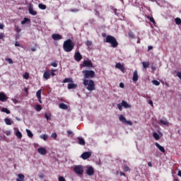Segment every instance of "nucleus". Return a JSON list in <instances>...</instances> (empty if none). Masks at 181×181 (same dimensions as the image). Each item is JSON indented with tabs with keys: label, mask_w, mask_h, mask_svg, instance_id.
<instances>
[{
	"label": "nucleus",
	"mask_w": 181,
	"mask_h": 181,
	"mask_svg": "<svg viewBox=\"0 0 181 181\" xmlns=\"http://www.w3.org/2000/svg\"><path fill=\"white\" fill-rule=\"evenodd\" d=\"M74 42H73L71 39H68L64 42L63 49L66 53H70V52H71L73 49H74Z\"/></svg>",
	"instance_id": "1"
},
{
	"label": "nucleus",
	"mask_w": 181,
	"mask_h": 181,
	"mask_svg": "<svg viewBox=\"0 0 181 181\" xmlns=\"http://www.w3.org/2000/svg\"><path fill=\"white\" fill-rule=\"evenodd\" d=\"M83 84L88 91H94L95 90V83L93 80L83 79Z\"/></svg>",
	"instance_id": "2"
},
{
	"label": "nucleus",
	"mask_w": 181,
	"mask_h": 181,
	"mask_svg": "<svg viewBox=\"0 0 181 181\" xmlns=\"http://www.w3.org/2000/svg\"><path fill=\"white\" fill-rule=\"evenodd\" d=\"M105 42L110 43V45H111V47H118V41H117V39L114 36L107 35L106 37Z\"/></svg>",
	"instance_id": "3"
},
{
	"label": "nucleus",
	"mask_w": 181,
	"mask_h": 181,
	"mask_svg": "<svg viewBox=\"0 0 181 181\" xmlns=\"http://www.w3.org/2000/svg\"><path fill=\"white\" fill-rule=\"evenodd\" d=\"M82 74H83V80H87V78H94V77H95V72L93 70H83L82 71Z\"/></svg>",
	"instance_id": "4"
},
{
	"label": "nucleus",
	"mask_w": 181,
	"mask_h": 181,
	"mask_svg": "<svg viewBox=\"0 0 181 181\" xmlns=\"http://www.w3.org/2000/svg\"><path fill=\"white\" fill-rule=\"evenodd\" d=\"M81 67H87L88 69H93L94 66L93 65V62L90 59L84 60L81 64Z\"/></svg>",
	"instance_id": "5"
},
{
	"label": "nucleus",
	"mask_w": 181,
	"mask_h": 181,
	"mask_svg": "<svg viewBox=\"0 0 181 181\" xmlns=\"http://www.w3.org/2000/svg\"><path fill=\"white\" fill-rule=\"evenodd\" d=\"M74 172H75L76 175H83V173H84V167H83V165H76L74 168Z\"/></svg>",
	"instance_id": "6"
},
{
	"label": "nucleus",
	"mask_w": 181,
	"mask_h": 181,
	"mask_svg": "<svg viewBox=\"0 0 181 181\" xmlns=\"http://www.w3.org/2000/svg\"><path fill=\"white\" fill-rule=\"evenodd\" d=\"M28 12L30 15H32L33 16H36V15H37V11L33 9V5L32 4H30L28 6Z\"/></svg>",
	"instance_id": "7"
},
{
	"label": "nucleus",
	"mask_w": 181,
	"mask_h": 181,
	"mask_svg": "<svg viewBox=\"0 0 181 181\" xmlns=\"http://www.w3.org/2000/svg\"><path fill=\"white\" fill-rule=\"evenodd\" d=\"M94 173H95V171H94V168H93V166L87 167L86 174L88 175V176H93Z\"/></svg>",
	"instance_id": "8"
},
{
	"label": "nucleus",
	"mask_w": 181,
	"mask_h": 181,
	"mask_svg": "<svg viewBox=\"0 0 181 181\" xmlns=\"http://www.w3.org/2000/svg\"><path fill=\"white\" fill-rule=\"evenodd\" d=\"M115 69H118L122 73H124L125 71V66H124V64H121L119 62L115 64Z\"/></svg>",
	"instance_id": "9"
},
{
	"label": "nucleus",
	"mask_w": 181,
	"mask_h": 181,
	"mask_svg": "<svg viewBox=\"0 0 181 181\" xmlns=\"http://www.w3.org/2000/svg\"><path fill=\"white\" fill-rule=\"evenodd\" d=\"M83 59V56L81 54H80V52H76L74 54V59L76 62H81V60Z\"/></svg>",
	"instance_id": "10"
},
{
	"label": "nucleus",
	"mask_w": 181,
	"mask_h": 181,
	"mask_svg": "<svg viewBox=\"0 0 181 181\" xmlns=\"http://www.w3.org/2000/svg\"><path fill=\"white\" fill-rule=\"evenodd\" d=\"M37 152L38 153H40V155H46V153H47V150H46V148H43V147H40L37 148Z\"/></svg>",
	"instance_id": "11"
},
{
	"label": "nucleus",
	"mask_w": 181,
	"mask_h": 181,
	"mask_svg": "<svg viewBox=\"0 0 181 181\" xmlns=\"http://www.w3.org/2000/svg\"><path fill=\"white\" fill-rule=\"evenodd\" d=\"M52 38L53 40H61V39H63V36H62L60 34H52Z\"/></svg>",
	"instance_id": "12"
},
{
	"label": "nucleus",
	"mask_w": 181,
	"mask_h": 181,
	"mask_svg": "<svg viewBox=\"0 0 181 181\" xmlns=\"http://www.w3.org/2000/svg\"><path fill=\"white\" fill-rule=\"evenodd\" d=\"M90 156H91V152H90V151L84 152L81 155L82 159H84V160L88 159V158H90Z\"/></svg>",
	"instance_id": "13"
},
{
	"label": "nucleus",
	"mask_w": 181,
	"mask_h": 181,
	"mask_svg": "<svg viewBox=\"0 0 181 181\" xmlns=\"http://www.w3.org/2000/svg\"><path fill=\"white\" fill-rule=\"evenodd\" d=\"M6 100H8V97H6V95H5L4 92H0V101H1V103H4L6 101Z\"/></svg>",
	"instance_id": "14"
},
{
	"label": "nucleus",
	"mask_w": 181,
	"mask_h": 181,
	"mask_svg": "<svg viewBox=\"0 0 181 181\" xmlns=\"http://www.w3.org/2000/svg\"><path fill=\"white\" fill-rule=\"evenodd\" d=\"M36 95L39 103H42V89L37 91Z\"/></svg>",
	"instance_id": "15"
},
{
	"label": "nucleus",
	"mask_w": 181,
	"mask_h": 181,
	"mask_svg": "<svg viewBox=\"0 0 181 181\" xmlns=\"http://www.w3.org/2000/svg\"><path fill=\"white\" fill-rule=\"evenodd\" d=\"M155 146H156V148H158L159 149V151H160V152H162L163 153H165L166 151H165V148L162 146H160V144H159L158 142L155 143Z\"/></svg>",
	"instance_id": "16"
},
{
	"label": "nucleus",
	"mask_w": 181,
	"mask_h": 181,
	"mask_svg": "<svg viewBox=\"0 0 181 181\" xmlns=\"http://www.w3.org/2000/svg\"><path fill=\"white\" fill-rule=\"evenodd\" d=\"M138 78H139L138 71L135 70L133 74L132 80H133V81L136 82V81H138Z\"/></svg>",
	"instance_id": "17"
},
{
	"label": "nucleus",
	"mask_w": 181,
	"mask_h": 181,
	"mask_svg": "<svg viewBox=\"0 0 181 181\" xmlns=\"http://www.w3.org/2000/svg\"><path fill=\"white\" fill-rule=\"evenodd\" d=\"M43 78H45V80H49V78H50V72L45 71L43 74Z\"/></svg>",
	"instance_id": "18"
},
{
	"label": "nucleus",
	"mask_w": 181,
	"mask_h": 181,
	"mask_svg": "<svg viewBox=\"0 0 181 181\" xmlns=\"http://www.w3.org/2000/svg\"><path fill=\"white\" fill-rule=\"evenodd\" d=\"M160 123L162 124V125L169 126V122L165 118L160 119Z\"/></svg>",
	"instance_id": "19"
},
{
	"label": "nucleus",
	"mask_w": 181,
	"mask_h": 181,
	"mask_svg": "<svg viewBox=\"0 0 181 181\" xmlns=\"http://www.w3.org/2000/svg\"><path fill=\"white\" fill-rule=\"evenodd\" d=\"M18 178H16V181H25V175L18 174Z\"/></svg>",
	"instance_id": "20"
},
{
	"label": "nucleus",
	"mask_w": 181,
	"mask_h": 181,
	"mask_svg": "<svg viewBox=\"0 0 181 181\" xmlns=\"http://www.w3.org/2000/svg\"><path fill=\"white\" fill-rule=\"evenodd\" d=\"M122 105L124 108H131V105L128 104V103L125 100L122 101Z\"/></svg>",
	"instance_id": "21"
},
{
	"label": "nucleus",
	"mask_w": 181,
	"mask_h": 181,
	"mask_svg": "<svg viewBox=\"0 0 181 181\" xmlns=\"http://www.w3.org/2000/svg\"><path fill=\"white\" fill-rule=\"evenodd\" d=\"M78 86L76 83H69L68 84V89L72 90V88H77Z\"/></svg>",
	"instance_id": "22"
},
{
	"label": "nucleus",
	"mask_w": 181,
	"mask_h": 181,
	"mask_svg": "<svg viewBox=\"0 0 181 181\" xmlns=\"http://www.w3.org/2000/svg\"><path fill=\"white\" fill-rule=\"evenodd\" d=\"M59 107L61 110H67L69 108V106L64 103H59Z\"/></svg>",
	"instance_id": "23"
},
{
	"label": "nucleus",
	"mask_w": 181,
	"mask_h": 181,
	"mask_svg": "<svg viewBox=\"0 0 181 181\" xmlns=\"http://www.w3.org/2000/svg\"><path fill=\"white\" fill-rule=\"evenodd\" d=\"M78 141L79 145H82V146L86 145V141H84V139L81 137H78Z\"/></svg>",
	"instance_id": "24"
},
{
	"label": "nucleus",
	"mask_w": 181,
	"mask_h": 181,
	"mask_svg": "<svg viewBox=\"0 0 181 181\" xmlns=\"http://www.w3.org/2000/svg\"><path fill=\"white\" fill-rule=\"evenodd\" d=\"M119 119L120 122H122L123 124H125V122H127V119L122 115H121L119 117Z\"/></svg>",
	"instance_id": "25"
},
{
	"label": "nucleus",
	"mask_w": 181,
	"mask_h": 181,
	"mask_svg": "<svg viewBox=\"0 0 181 181\" xmlns=\"http://www.w3.org/2000/svg\"><path fill=\"white\" fill-rule=\"evenodd\" d=\"M16 136H17L18 139H22V133L19 131V129L16 131Z\"/></svg>",
	"instance_id": "26"
},
{
	"label": "nucleus",
	"mask_w": 181,
	"mask_h": 181,
	"mask_svg": "<svg viewBox=\"0 0 181 181\" xmlns=\"http://www.w3.org/2000/svg\"><path fill=\"white\" fill-rule=\"evenodd\" d=\"M4 122L6 125H11L12 124V120H11V119H8V118H5Z\"/></svg>",
	"instance_id": "27"
},
{
	"label": "nucleus",
	"mask_w": 181,
	"mask_h": 181,
	"mask_svg": "<svg viewBox=\"0 0 181 181\" xmlns=\"http://www.w3.org/2000/svg\"><path fill=\"white\" fill-rule=\"evenodd\" d=\"M146 18H147V19H148V21H150V22H151V23H153V25H155V23H156V22H155V19L153 17L147 16Z\"/></svg>",
	"instance_id": "28"
},
{
	"label": "nucleus",
	"mask_w": 181,
	"mask_h": 181,
	"mask_svg": "<svg viewBox=\"0 0 181 181\" xmlns=\"http://www.w3.org/2000/svg\"><path fill=\"white\" fill-rule=\"evenodd\" d=\"M153 136L155 139L156 141H159V139L160 138L159 136V134H158V133L155 132L153 134Z\"/></svg>",
	"instance_id": "29"
},
{
	"label": "nucleus",
	"mask_w": 181,
	"mask_h": 181,
	"mask_svg": "<svg viewBox=\"0 0 181 181\" xmlns=\"http://www.w3.org/2000/svg\"><path fill=\"white\" fill-rule=\"evenodd\" d=\"M128 35H129V37H130L131 39H135V34H134L132 31H129L128 33Z\"/></svg>",
	"instance_id": "30"
},
{
	"label": "nucleus",
	"mask_w": 181,
	"mask_h": 181,
	"mask_svg": "<svg viewBox=\"0 0 181 181\" xmlns=\"http://www.w3.org/2000/svg\"><path fill=\"white\" fill-rule=\"evenodd\" d=\"M144 69H148L149 67V62H142Z\"/></svg>",
	"instance_id": "31"
},
{
	"label": "nucleus",
	"mask_w": 181,
	"mask_h": 181,
	"mask_svg": "<svg viewBox=\"0 0 181 181\" xmlns=\"http://www.w3.org/2000/svg\"><path fill=\"white\" fill-rule=\"evenodd\" d=\"M26 132L28 134V136H29V138H33V133H32V132L29 129H26Z\"/></svg>",
	"instance_id": "32"
},
{
	"label": "nucleus",
	"mask_w": 181,
	"mask_h": 181,
	"mask_svg": "<svg viewBox=\"0 0 181 181\" xmlns=\"http://www.w3.org/2000/svg\"><path fill=\"white\" fill-rule=\"evenodd\" d=\"M1 112H6V114H11V111L9 110H8V108H6V107H3L1 109Z\"/></svg>",
	"instance_id": "33"
},
{
	"label": "nucleus",
	"mask_w": 181,
	"mask_h": 181,
	"mask_svg": "<svg viewBox=\"0 0 181 181\" xmlns=\"http://www.w3.org/2000/svg\"><path fill=\"white\" fill-rule=\"evenodd\" d=\"M38 8L40 9H42L43 11H45V9H46V5L43 4H38Z\"/></svg>",
	"instance_id": "34"
},
{
	"label": "nucleus",
	"mask_w": 181,
	"mask_h": 181,
	"mask_svg": "<svg viewBox=\"0 0 181 181\" xmlns=\"http://www.w3.org/2000/svg\"><path fill=\"white\" fill-rule=\"evenodd\" d=\"M63 83H73V80L70 78H66L64 79Z\"/></svg>",
	"instance_id": "35"
},
{
	"label": "nucleus",
	"mask_w": 181,
	"mask_h": 181,
	"mask_svg": "<svg viewBox=\"0 0 181 181\" xmlns=\"http://www.w3.org/2000/svg\"><path fill=\"white\" fill-rule=\"evenodd\" d=\"M35 110L37 112L42 111V106L40 105H35Z\"/></svg>",
	"instance_id": "36"
},
{
	"label": "nucleus",
	"mask_w": 181,
	"mask_h": 181,
	"mask_svg": "<svg viewBox=\"0 0 181 181\" xmlns=\"http://www.w3.org/2000/svg\"><path fill=\"white\" fill-rule=\"evenodd\" d=\"M152 83L154 86H160V82H159L158 81H156V80H153Z\"/></svg>",
	"instance_id": "37"
},
{
	"label": "nucleus",
	"mask_w": 181,
	"mask_h": 181,
	"mask_svg": "<svg viewBox=\"0 0 181 181\" xmlns=\"http://www.w3.org/2000/svg\"><path fill=\"white\" fill-rule=\"evenodd\" d=\"M40 138H41V139H43L44 141H47L48 136L46 134H42L40 136Z\"/></svg>",
	"instance_id": "38"
},
{
	"label": "nucleus",
	"mask_w": 181,
	"mask_h": 181,
	"mask_svg": "<svg viewBox=\"0 0 181 181\" xmlns=\"http://www.w3.org/2000/svg\"><path fill=\"white\" fill-rule=\"evenodd\" d=\"M176 25H180L181 24V19L179 18H176L175 19Z\"/></svg>",
	"instance_id": "39"
},
{
	"label": "nucleus",
	"mask_w": 181,
	"mask_h": 181,
	"mask_svg": "<svg viewBox=\"0 0 181 181\" xmlns=\"http://www.w3.org/2000/svg\"><path fill=\"white\" fill-rule=\"evenodd\" d=\"M23 78H25V80H28V79H29V73L25 72V73L23 74Z\"/></svg>",
	"instance_id": "40"
},
{
	"label": "nucleus",
	"mask_w": 181,
	"mask_h": 181,
	"mask_svg": "<svg viewBox=\"0 0 181 181\" xmlns=\"http://www.w3.org/2000/svg\"><path fill=\"white\" fill-rule=\"evenodd\" d=\"M29 21H30V19L25 18L24 21H21V25H25V23H26V22H29Z\"/></svg>",
	"instance_id": "41"
},
{
	"label": "nucleus",
	"mask_w": 181,
	"mask_h": 181,
	"mask_svg": "<svg viewBox=\"0 0 181 181\" xmlns=\"http://www.w3.org/2000/svg\"><path fill=\"white\" fill-rule=\"evenodd\" d=\"M6 62H8V63H9V64H13V61L12 60V59L11 58H7L6 59Z\"/></svg>",
	"instance_id": "42"
},
{
	"label": "nucleus",
	"mask_w": 181,
	"mask_h": 181,
	"mask_svg": "<svg viewBox=\"0 0 181 181\" xmlns=\"http://www.w3.org/2000/svg\"><path fill=\"white\" fill-rule=\"evenodd\" d=\"M86 46H88L89 47V46H91L93 45V42H91L90 40H87L86 42Z\"/></svg>",
	"instance_id": "43"
},
{
	"label": "nucleus",
	"mask_w": 181,
	"mask_h": 181,
	"mask_svg": "<svg viewBox=\"0 0 181 181\" xmlns=\"http://www.w3.org/2000/svg\"><path fill=\"white\" fill-rule=\"evenodd\" d=\"M123 170L124 172H128L129 170V167L127 166V165H124L123 167Z\"/></svg>",
	"instance_id": "44"
},
{
	"label": "nucleus",
	"mask_w": 181,
	"mask_h": 181,
	"mask_svg": "<svg viewBox=\"0 0 181 181\" xmlns=\"http://www.w3.org/2000/svg\"><path fill=\"white\" fill-rule=\"evenodd\" d=\"M51 136H52V138H54V139H56L57 138V134L52 133Z\"/></svg>",
	"instance_id": "45"
},
{
	"label": "nucleus",
	"mask_w": 181,
	"mask_h": 181,
	"mask_svg": "<svg viewBox=\"0 0 181 181\" xmlns=\"http://www.w3.org/2000/svg\"><path fill=\"white\" fill-rule=\"evenodd\" d=\"M38 177H40V179H43V177H45V174L40 173L38 175Z\"/></svg>",
	"instance_id": "46"
},
{
	"label": "nucleus",
	"mask_w": 181,
	"mask_h": 181,
	"mask_svg": "<svg viewBox=\"0 0 181 181\" xmlns=\"http://www.w3.org/2000/svg\"><path fill=\"white\" fill-rule=\"evenodd\" d=\"M51 66H52V67H57V62H52L51 63Z\"/></svg>",
	"instance_id": "47"
},
{
	"label": "nucleus",
	"mask_w": 181,
	"mask_h": 181,
	"mask_svg": "<svg viewBox=\"0 0 181 181\" xmlns=\"http://www.w3.org/2000/svg\"><path fill=\"white\" fill-rule=\"evenodd\" d=\"M78 8H71V10H70V12H74V13H76V12H78Z\"/></svg>",
	"instance_id": "48"
},
{
	"label": "nucleus",
	"mask_w": 181,
	"mask_h": 181,
	"mask_svg": "<svg viewBox=\"0 0 181 181\" xmlns=\"http://www.w3.org/2000/svg\"><path fill=\"white\" fill-rule=\"evenodd\" d=\"M122 104H118L117 107L119 110V111H122Z\"/></svg>",
	"instance_id": "49"
},
{
	"label": "nucleus",
	"mask_w": 181,
	"mask_h": 181,
	"mask_svg": "<svg viewBox=\"0 0 181 181\" xmlns=\"http://www.w3.org/2000/svg\"><path fill=\"white\" fill-rule=\"evenodd\" d=\"M45 118L47 119V121L50 120V115H47V113H45Z\"/></svg>",
	"instance_id": "50"
},
{
	"label": "nucleus",
	"mask_w": 181,
	"mask_h": 181,
	"mask_svg": "<svg viewBox=\"0 0 181 181\" xmlns=\"http://www.w3.org/2000/svg\"><path fill=\"white\" fill-rule=\"evenodd\" d=\"M58 180L59 181H66V179L64 178V177L60 176V177H59Z\"/></svg>",
	"instance_id": "51"
},
{
	"label": "nucleus",
	"mask_w": 181,
	"mask_h": 181,
	"mask_svg": "<svg viewBox=\"0 0 181 181\" xmlns=\"http://www.w3.org/2000/svg\"><path fill=\"white\" fill-rule=\"evenodd\" d=\"M124 124H127V125H132V122L126 120V122H124Z\"/></svg>",
	"instance_id": "52"
},
{
	"label": "nucleus",
	"mask_w": 181,
	"mask_h": 181,
	"mask_svg": "<svg viewBox=\"0 0 181 181\" xmlns=\"http://www.w3.org/2000/svg\"><path fill=\"white\" fill-rule=\"evenodd\" d=\"M21 30H22V29H21V28H19V27H16V31L18 33H21Z\"/></svg>",
	"instance_id": "53"
},
{
	"label": "nucleus",
	"mask_w": 181,
	"mask_h": 181,
	"mask_svg": "<svg viewBox=\"0 0 181 181\" xmlns=\"http://www.w3.org/2000/svg\"><path fill=\"white\" fill-rule=\"evenodd\" d=\"M66 132L68 135H74V134H73V132L71 130H67Z\"/></svg>",
	"instance_id": "54"
},
{
	"label": "nucleus",
	"mask_w": 181,
	"mask_h": 181,
	"mask_svg": "<svg viewBox=\"0 0 181 181\" xmlns=\"http://www.w3.org/2000/svg\"><path fill=\"white\" fill-rule=\"evenodd\" d=\"M54 71H57V70H56V69H52V72H51V75H52V76H56V74H54Z\"/></svg>",
	"instance_id": "55"
},
{
	"label": "nucleus",
	"mask_w": 181,
	"mask_h": 181,
	"mask_svg": "<svg viewBox=\"0 0 181 181\" xmlns=\"http://www.w3.org/2000/svg\"><path fill=\"white\" fill-rule=\"evenodd\" d=\"M15 46H16V47H21V44H19V42L18 41H16L15 42Z\"/></svg>",
	"instance_id": "56"
},
{
	"label": "nucleus",
	"mask_w": 181,
	"mask_h": 181,
	"mask_svg": "<svg viewBox=\"0 0 181 181\" xmlns=\"http://www.w3.org/2000/svg\"><path fill=\"white\" fill-rule=\"evenodd\" d=\"M95 16L100 18V12H98L97 10H95Z\"/></svg>",
	"instance_id": "57"
},
{
	"label": "nucleus",
	"mask_w": 181,
	"mask_h": 181,
	"mask_svg": "<svg viewBox=\"0 0 181 181\" xmlns=\"http://www.w3.org/2000/svg\"><path fill=\"white\" fill-rule=\"evenodd\" d=\"M177 77H179V78L181 80V72H177Z\"/></svg>",
	"instance_id": "58"
},
{
	"label": "nucleus",
	"mask_w": 181,
	"mask_h": 181,
	"mask_svg": "<svg viewBox=\"0 0 181 181\" xmlns=\"http://www.w3.org/2000/svg\"><path fill=\"white\" fill-rule=\"evenodd\" d=\"M119 87H120L121 88H124V83H119Z\"/></svg>",
	"instance_id": "59"
},
{
	"label": "nucleus",
	"mask_w": 181,
	"mask_h": 181,
	"mask_svg": "<svg viewBox=\"0 0 181 181\" xmlns=\"http://www.w3.org/2000/svg\"><path fill=\"white\" fill-rule=\"evenodd\" d=\"M6 135H7V136L11 135V131H6Z\"/></svg>",
	"instance_id": "60"
},
{
	"label": "nucleus",
	"mask_w": 181,
	"mask_h": 181,
	"mask_svg": "<svg viewBox=\"0 0 181 181\" xmlns=\"http://www.w3.org/2000/svg\"><path fill=\"white\" fill-rule=\"evenodd\" d=\"M4 28H5V25H4L2 23H0V29H4Z\"/></svg>",
	"instance_id": "61"
},
{
	"label": "nucleus",
	"mask_w": 181,
	"mask_h": 181,
	"mask_svg": "<svg viewBox=\"0 0 181 181\" xmlns=\"http://www.w3.org/2000/svg\"><path fill=\"white\" fill-rule=\"evenodd\" d=\"M148 51L149 52L150 50H152V49H153V47H152V46H148Z\"/></svg>",
	"instance_id": "62"
},
{
	"label": "nucleus",
	"mask_w": 181,
	"mask_h": 181,
	"mask_svg": "<svg viewBox=\"0 0 181 181\" xmlns=\"http://www.w3.org/2000/svg\"><path fill=\"white\" fill-rule=\"evenodd\" d=\"M120 176H125V173H124L123 172H120Z\"/></svg>",
	"instance_id": "63"
},
{
	"label": "nucleus",
	"mask_w": 181,
	"mask_h": 181,
	"mask_svg": "<svg viewBox=\"0 0 181 181\" xmlns=\"http://www.w3.org/2000/svg\"><path fill=\"white\" fill-rule=\"evenodd\" d=\"M177 175L180 176V177H181V170L178 171V174Z\"/></svg>",
	"instance_id": "64"
}]
</instances>
